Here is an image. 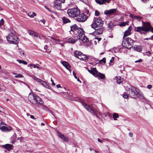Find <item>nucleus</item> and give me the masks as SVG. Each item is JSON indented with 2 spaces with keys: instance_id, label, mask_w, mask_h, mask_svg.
<instances>
[{
  "instance_id": "obj_1",
  "label": "nucleus",
  "mask_w": 153,
  "mask_h": 153,
  "mask_svg": "<svg viewBox=\"0 0 153 153\" xmlns=\"http://www.w3.org/2000/svg\"><path fill=\"white\" fill-rule=\"evenodd\" d=\"M150 30L151 32L153 33V28L149 22L145 23L144 26L135 27V31L140 33L141 34H145Z\"/></svg>"
},
{
  "instance_id": "obj_2",
  "label": "nucleus",
  "mask_w": 153,
  "mask_h": 153,
  "mask_svg": "<svg viewBox=\"0 0 153 153\" xmlns=\"http://www.w3.org/2000/svg\"><path fill=\"white\" fill-rule=\"evenodd\" d=\"M28 98L30 101L33 104H39L42 105L44 103L41 98L31 93L29 94Z\"/></svg>"
},
{
  "instance_id": "obj_3",
  "label": "nucleus",
  "mask_w": 153,
  "mask_h": 153,
  "mask_svg": "<svg viewBox=\"0 0 153 153\" xmlns=\"http://www.w3.org/2000/svg\"><path fill=\"white\" fill-rule=\"evenodd\" d=\"M67 13L69 17L74 18L79 15L80 11L78 8H74L68 9Z\"/></svg>"
},
{
  "instance_id": "obj_4",
  "label": "nucleus",
  "mask_w": 153,
  "mask_h": 153,
  "mask_svg": "<svg viewBox=\"0 0 153 153\" xmlns=\"http://www.w3.org/2000/svg\"><path fill=\"white\" fill-rule=\"evenodd\" d=\"M6 38L7 41L10 44H16L19 42L18 39L15 35L9 34Z\"/></svg>"
},
{
  "instance_id": "obj_5",
  "label": "nucleus",
  "mask_w": 153,
  "mask_h": 153,
  "mask_svg": "<svg viewBox=\"0 0 153 153\" xmlns=\"http://www.w3.org/2000/svg\"><path fill=\"white\" fill-rule=\"evenodd\" d=\"M81 103L83 106L88 111L90 112L92 114L95 115L97 117H98V115L94 111L91 105H87L82 101L81 102Z\"/></svg>"
},
{
  "instance_id": "obj_6",
  "label": "nucleus",
  "mask_w": 153,
  "mask_h": 153,
  "mask_svg": "<svg viewBox=\"0 0 153 153\" xmlns=\"http://www.w3.org/2000/svg\"><path fill=\"white\" fill-rule=\"evenodd\" d=\"M103 21L100 18L96 19L94 23L91 25L93 28H98L102 26Z\"/></svg>"
},
{
  "instance_id": "obj_7",
  "label": "nucleus",
  "mask_w": 153,
  "mask_h": 153,
  "mask_svg": "<svg viewBox=\"0 0 153 153\" xmlns=\"http://www.w3.org/2000/svg\"><path fill=\"white\" fill-rule=\"evenodd\" d=\"M76 19L79 22H83L87 19V16L84 13H82L76 16Z\"/></svg>"
},
{
  "instance_id": "obj_8",
  "label": "nucleus",
  "mask_w": 153,
  "mask_h": 153,
  "mask_svg": "<svg viewBox=\"0 0 153 153\" xmlns=\"http://www.w3.org/2000/svg\"><path fill=\"white\" fill-rule=\"evenodd\" d=\"M116 9L105 10L104 11V14L107 16L114 15L116 14Z\"/></svg>"
},
{
  "instance_id": "obj_9",
  "label": "nucleus",
  "mask_w": 153,
  "mask_h": 153,
  "mask_svg": "<svg viewBox=\"0 0 153 153\" xmlns=\"http://www.w3.org/2000/svg\"><path fill=\"white\" fill-rule=\"evenodd\" d=\"M126 41L127 42L128 45H126V47L127 48H131L134 45V41L132 40L130 38L127 37L125 39Z\"/></svg>"
},
{
  "instance_id": "obj_10",
  "label": "nucleus",
  "mask_w": 153,
  "mask_h": 153,
  "mask_svg": "<svg viewBox=\"0 0 153 153\" xmlns=\"http://www.w3.org/2000/svg\"><path fill=\"white\" fill-rule=\"evenodd\" d=\"M134 88H136L134 86H132L131 87V88H129L128 91L129 96L132 98H134L136 94V92L134 91H135L134 90L135 89Z\"/></svg>"
},
{
  "instance_id": "obj_11",
  "label": "nucleus",
  "mask_w": 153,
  "mask_h": 153,
  "mask_svg": "<svg viewBox=\"0 0 153 153\" xmlns=\"http://www.w3.org/2000/svg\"><path fill=\"white\" fill-rule=\"evenodd\" d=\"M94 71L95 73V74L94 76H98L102 79H104L105 78V75L99 72L96 69H94Z\"/></svg>"
},
{
  "instance_id": "obj_12",
  "label": "nucleus",
  "mask_w": 153,
  "mask_h": 153,
  "mask_svg": "<svg viewBox=\"0 0 153 153\" xmlns=\"http://www.w3.org/2000/svg\"><path fill=\"white\" fill-rule=\"evenodd\" d=\"M94 28L95 30V31L94 33V34L95 35H100L102 34L103 30V28L101 27L98 28Z\"/></svg>"
},
{
  "instance_id": "obj_13",
  "label": "nucleus",
  "mask_w": 153,
  "mask_h": 153,
  "mask_svg": "<svg viewBox=\"0 0 153 153\" xmlns=\"http://www.w3.org/2000/svg\"><path fill=\"white\" fill-rule=\"evenodd\" d=\"M132 30V27L130 26L128 27L127 30H126L123 35V38L124 39H125V38L127 36L130 35L131 33V31Z\"/></svg>"
},
{
  "instance_id": "obj_14",
  "label": "nucleus",
  "mask_w": 153,
  "mask_h": 153,
  "mask_svg": "<svg viewBox=\"0 0 153 153\" xmlns=\"http://www.w3.org/2000/svg\"><path fill=\"white\" fill-rule=\"evenodd\" d=\"M0 129L3 132H9L12 129L10 127H7L4 126H1L0 127Z\"/></svg>"
},
{
  "instance_id": "obj_15",
  "label": "nucleus",
  "mask_w": 153,
  "mask_h": 153,
  "mask_svg": "<svg viewBox=\"0 0 153 153\" xmlns=\"http://www.w3.org/2000/svg\"><path fill=\"white\" fill-rule=\"evenodd\" d=\"M76 31V34L79 37L81 36H82V35H84V31L82 28L81 27H79L78 29H77Z\"/></svg>"
},
{
  "instance_id": "obj_16",
  "label": "nucleus",
  "mask_w": 153,
  "mask_h": 153,
  "mask_svg": "<svg viewBox=\"0 0 153 153\" xmlns=\"http://www.w3.org/2000/svg\"><path fill=\"white\" fill-rule=\"evenodd\" d=\"M54 7L59 10H60L62 7L61 3L59 1L55 0L54 3Z\"/></svg>"
},
{
  "instance_id": "obj_17",
  "label": "nucleus",
  "mask_w": 153,
  "mask_h": 153,
  "mask_svg": "<svg viewBox=\"0 0 153 153\" xmlns=\"http://www.w3.org/2000/svg\"><path fill=\"white\" fill-rule=\"evenodd\" d=\"M13 146L10 144H7L4 145H3L2 147L7 149L8 151H10L12 149Z\"/></svg>"
},
{
  "instance_id": "obj_18",
  "label": "nucleus",
  "mask_w": 153,
  "mask_h": 153,
  "mask_svg": "<svg viewBox=\"0 0 153 153\" xmlns=\"http://www.w3.org/2000/svg\"><path fill=\"white\" fill-rule=\"evenodd\" d=\"M58 135L59 137L62 140L64 141L65 142H68V138L61 133H59L58 134Z\"/></svg>"
},
{
  "instance_id": "obj_19",
  "label": "nucleus",
  "mask_w": 153,
  "mask_h": 153,
  "mask_svg": "<svg viewBox=\"0 0 153 153\" xmlns=\"http://www.w3.org/2000/svg\"><path fill=\"white\" fill-rule=\"evenodd\" d=\"M134 90L137 93V94L138 95V96L140 97L141 99H144V96L143 94L137 88H134Z\"/></svg>"
},
{
  "instance_id": "obj_20",
  "label": "nucleus",
  "mask_w": 153,
  "mask_h": 153,
  "mask_svg": "<svg viewBox=\"0 0 153 153\" xmlns=\"http://www.w3.org/2000/svg\"><path fill=\"white\" fill-rule=\"evenodd\" d=\"M61 62L63 65L67 69L70 71V66L68 62L64 61Z\"/></svg>"
},
{
  "instance_id": "obj_21",
  "label": "nucleus",
  "mask_w": 153,
  "mask_h": 153,
  "mask_svg": "<svg viewBox=\"0 0 153 153\" xmlns=\"http://www.w3.org/2000/svg\"><path fill=\"white\" fill-rule=\"evenodd\" d=\"M82 36H79V39L80 40H81V41H82L84 42H88V39L87 37L85 36V34H84L83 35H82Z\"/></svg>"
},
{
  "instance_id": "obj_22",
  "label": "nucleus",
  "mask_w": 153,
  "mask_h": 153,
  "mask_svg": "<svg viewBox=\"0 0 153 153\" xmlns=\"http://www.w3.org/2000/svg\"><path fill=\"white\" fill-rule=\"evenodd\" d=\"M71 31L74 32L75 34H76V31L77 29L79 28L76 24H74L71 27Z\"/></svg>"
},
{
  "instance_id": "obj_23",
  "label": "nucleus",
  "mask_w": 153,
  "mask_h": 153,
  "mask_svg": "<svg viewBox=\"0 0 153 153\" xmlns=\"http://www.w3.org/2000/svg\"><path fill=\"white\" fill-rule=\"evenodd\" d=\"M13 135L10 138V141H11V143L13 144L14 143L16 140V136L15 134V133L14 132H13Z\"/></svg>"
},
{
  "instance_id": "obj_24",
  "label": "nucleus",
  "mask_w": 153,
  "mask_h": 153,
  "mask_svg": "<svg viewBox=\"0 0 153 153\" xmlns=\"http://www.w3.org/2000/svg\"><path fill=\"white\" fill-rule=\"evenodd\" d=\"M130 16L133 19L137 20L138 21H140L142 19V17L141 16H135L132 14L130 15Z\"/></svg>"
},
{
  "instance_id": "obj_25",
  "label": "nucleus",
  "mask_w": 153,
  "mask_h": 153,
  "mask_svg": "<svg viewBox=\"0 0 153 153\" xmlns=\"http://www.w3.org/2000/svg\"><path fill=\"white\" fill-rule=\"evenodd\" d=\"M129 22V20L126 22H120L119 23V25L121 27L126 26V25H129L128 24Z\"/></svg>"
},
{
  "instance_id": "obj_26",
  "label": "nucleus",
  "mask_w": 153,
  "mask_h": 153,
  "mask_svg": "<svg viewBox=\"0 0 153 153\" xmlns=\"http://www.w3.org/2000/svg\"><path fill=\"white\" fill-rule=\"evenodd\" d=\"M77 40L76 39H75L74 37H71L68 39V43L73 44L75 43Z\"/></svg>"
},
{
  "instance_id": "obj_27",
  "label": "nucleus",
  "mask_w": 153,
  "mask_h": 153,
  "mask_svg": "<svg viewBox=\"0 0 153 153\" xmlns=\"http://www.w3.org/2000/svg\"><path fill=\"white\" fill-rule=\"evenodd\" d=\"M117 82L118 84H120L123 82V80L121 79L120 76H117L116 77Z\"/></svg>"
},
{
  "instance_id": "obj_28",
  "label": "nucleus",
  "mask_w": 153,
  "mask_h": 153,
  "mask_svg": "<svg viewBox=\"0 0 153 153\" xmlns=\"http://www.w3.org/2000/svg\"><path fill=\"white\" fill-rule=\"evenodd\" d=\"M49 39L53 42V43H56L57 42H59V39H56L53 37H50Z\"/></svg>"
},
{
  "instance_id": "obj_29",
  "label": "nucleus",
  "mask_w": 153,
  "mask_h": 153,
  "mask_svg": "<svg viewBox=\"0 0 153 153\" xmlns=\"http://www.w3.org/2000/svg\"><path fill=\"white\" fill-rule=\"evenodd\" d=\"M62 19L63 21V22L65 24H66L71 22L69 19L65 17H63Z\"/></svg>"
},
{
  "instance_id": "obj_30",
  "label": "nucleus",
  "mask_w": 153,
  "mask_h": 153,
  "mask_svg": "<svg viewBox=\"0 0 153 153\" xmlns=\"http://www.w3.org/2000/svg\"><path fill=\"white\" fill-rule=\"evenodd\" d=\"M82 58H81L82 59V60L85 61H86L89 57V56H87L86 55L83 54H82Z\"/></svg>"
},
{
  "instance_id": "obj_31",
  "label": "nucleus",
  "mask_w": 153,
  "mask_h": 153,
  "mask_svg": "<svg viewBox=\"0 0 153 153\" xmlns=\"http://www.w3.org/2000/svg\"><path fill=\"white\" fill-rule=\"evenodd\" d=\"M82 54V53L80 51H75L74 53V56L76 57H78V56H79L81 55Z\"/></svg>"
},
{
  "instance_id": "obj_32",
  "label": "nucleus",
  "mask_w": 153,
  "mask_h": 153,
  "mask_svg": "<svg viewBox=\"0 0 153 153\" xmlns=\"http://www.w3.org/2000/svg\"><path fill=\"white\" fill-rule=\"evenodd\" d=\"M28 15L31 18L33 17L34 16H36V14L34 12H31L28 13Z\"/></svg>"
},
{
  "instance_id": "obj_33",
  "label": "nucleus",
  "mask_w": 153,
  "mask_h": 153,
  "mask_svg": "<svg viewBox=\"0 0 153 153\" xmlns=\"http://www.w3.org/2000/svg\"><path fill=\"white\" fill-rule=\"evenodd\" d=\"M43 86L46 87L47 88L50 89L51 88L50 86H49L45 82H44L42 80V82H40Z\"/></svg>"
},
{
  "instance_id": "obj_34",
  "label": "nucleus",
  "mask_w": 153,
  "mask_h": 153,
  "mask_svg": "<svg viewBox=\"0 0 153 153\" xmlns=\"http://www.w3.org/2000/svg\"><path fill=\"white\" fill-rule=\"evenodd\" d=\"M134 49L137 51L140 52L142 51L141 47L140 46H137L134 48Z\"/></svg>"
},
{
  "instance_id": "obj_35",
  "label": "nucleus",
  "mask_w": 153,
  "mask_h": 153,
  "mask_svg": "<svg viewBox=\"0 0 153 153\" xmlns=\"http://www.w3.org/2000/svg\"><path fill=\"white\" fill-rule=\"evenodd\" d=\"M29 34L30 35L33 36L34 37L37 36V35L35 32L32 30H30L28 31Z\"/></svg>"
},
{
  "instance_id": "obj_36",
  "label": "nucleus",
  "mask_w": 153,
  "mask_h": 153,
  "mask_svg": "<svg viewBox=\"0 0 153 153\" xmlns=\"http://www.w3.org/2000/svg\"><path fill=\"white\" fill-rule=\"evenodd\" d=\"M30 66L31 68L32 69L33 68H36L38 69L39 68V67L38 66L36 65L33 64H29L28 65V66Z\"/></svg>"
},
{
  "instance_id": "obj_37",
  "label": "nucleus",
  "mask_w": 153,
  "mask_h": 153,
  "mask_svg": "<svg viewBox=\"0 0 153 153\" xmlns=\"http://www.w3.org/2000/svg\"><path fill=\"white\" fill-rule=\"evenodd\" d=\"M17 61H18L20 64H23L25 65H26L27 64V62L23 60L17 59Z\"/></svg>"
},
{
  "instance_id": "obj_38",
  "label": "nucleus",
  "mask_w": 153,
  "mask_h": 153,
  "mask_svg": "<svg viewBox=\"0 0 153 153\" xmlns=\"http://www.w3.org/2000/svg\"><path fill=\"white\" fill-rule=\"evenodd\" d=\"M113 118L114 120H117V118H118L119 117V116L118 114L116 113H114L113 114Z\"/></svg>"
},
{
  "instance_id": "obj_39",
  "label": "nucleus",
  "mask_w": 153,
  "mask_h": 153,
  "mask_svg": "<svg viewBox=\"0 0 153 153\" xmlns=\"http://www.w3.org/2000/svg\"><path fill=\"white\" fill-rule=\"evenodd\" d=\"M32 77L34 79V80H36L37 82H42V80L40 79L37 78L36 76H33Z\"/></svg>"
},
{
  "instance_id": "obj_40",
  "label": "nucleus",
  "mask_w": 153,
  "mask_h": 153,
  "mask_svg": "<svg viewBox=\"0 0 153 153\" xmlns=\"http://www.w3.org/2000/svg\"><path fill=\"white\" fill-rule=\"evenodd\" d=\"M94 69H96V68H93L92 69V70H88V72L91 74H92L93 75H94V76L95 74V73L94 72Z\"/></svg>"
},
{
  "instance_id": "obj_41",
  "label": "nucleus",
  "mask_w": 153,
  "mask_h": 153,
  "mask_svg": "<svg viewBox=\"0 0 153 153\" xmlns=\"http://www.w3.org/2000/svg\"><path fill=\"white\" fill-rule=\"evenodd\" d=\"M108 27L110 29L113 27V24L112 22H110L108 24Z\"/></svg>"
},
{
  "instance_id": "obj_42",
  "label": "nucleus",
  "mask_w": 153,
  "mask_h": 153,
  "mask_svg": "<svg viewBox=\"0 0 153 153\" xmlns=\"http://www.w3.org/2000/svg\"><path fill=\"white\" fill-rule=\"evenodd\" d=\"M96 2L100 4H102L104 1L103 0H95Z\"/></svg>"
},
{
  "instance_id": "obj_43",
  "label": "nucleus",
  "mask_w": 153,
  "mask_h": 153,
  "mask_svg": "<svg viewBox=\"0 0 153 153\" xmlns=\"http://www.w3.org/2000/svg\"><path fill=\"white\" fill-rule=\"evenodd\" d=\"M102 62L104 63H105V62H105V58H104L102 59L101 60H99V62L100 63H101Z\"/></svg>"
},
{
  "instance_id": "obj_44",
  "label": "nucleus",
  "mask_w": 153,
  "mask_h": 153,
  "mask_svg": "<svg viewBox=\"0 0 153 153\" xmlns=\"http://www.w3.org/2000/svg\"><path fill=\"white\" fill-rule=\"evenodd\" d=\"M18 51L21 55H24V54H25L24 52H23L22 51L21 49H20V48L19 49Z\"/></svg>"
},
{
  "instance_id": "obj_45",
  "label": "nucleus",
  "mask_w": 153,
  "mask_h": 153,
  "mask_svg": "<svg viewBox=\"0 0 153 153\" xmlns=\"http://www.w3.org/2000/svg\"><path fill=\"white\" fill-rule=\"evenodd\" d=\"M15 78H22L23 77V76L21 74H19L15 76Z\"/></svg>"
},
{
  "instance_id": "obj_46",
  "label": "nucleus",
  "mask_w": 153,
  "mask_h": 153,
  "mask_svg": "<svg viewBox=\"0 0 153 153\" xmlns=\"http://www.w3.org/2000/svg\"><path fill=\"white\" fill-rule=\"evenodd\" d=\"M11 33L9 34H12L13 35H15L16 33L15 31L12 29H10Z\"/></svg>"
},
{
  "instance_id": "obj_47",
  "label": "nucleus",
  "mask_w": 153,
  "mask_h": 153,
  "mask_svg": "<svg viewBox=\"0 0 153 153\" xmlns=\"http://www.w3.org/2000/svg\"><path fill=\"white\" fill-rule=\"evenodd\" d=\"M4 23V20L3 19H1L0 21V27Z\"/></svg>"
},
{
  "instance_id": "obj_48",
  "label": "nucleus",
  "mask_w": 153,
  "mask_h": 153,
  "mask_svg": "<svg viewBox=\"0 0 153 153\" xmlns=\"http://www.w3.org/2000/svg\"><path fill=\"white\" fill-rule=\"evenodd\" d=\"M123 97L124 98H127L128 97V95L127 93H125L123 95Z\"/></svg>"
},
{
  "instance_id": "obj_49",
  "label": "nucleus",
  "mask_w": 153,
  "mask_h": 153,
  "mask_svg": "<svg viewBox=\"0 0 153 153\" xmlns=\"http://www.w3.org/2000/svg\"><path fill=\"white\" fill-rule=\"evenodd\" d=\"M146 54V55L148 56H151L152 54L149 51L147 52Z\"/></svg>"
},
{
  "instance_id": "obj_50",
  "label": "nucleus",
  "mask_w": 153,
  "mask_h": 153,
  "mask_svg": "<svg viewBox=\"0 0 153 153\" xmlns=\"http://www.w3.org/2000/svg\"><path fill=\"white\" fill-rule=\"evenodd\" d=\"M0 111L2 113H4V108L1 107L0 108Z\"/></svg>"
},
{
  "instance_id": "obj_51",
  "label": "nucleus",
  "mask_w": 153,
  "mask_h": 153,
  "mask_svg": "<svg viewBox=\"0 0 153 153\" xmlns=\"http://www.w3.org/2000/svg\"><path fill=\"white\" fill-rule=\"evenodd\" d=\"M104 1L103 2L102 4H103L105 2H106L107 3H109L110 1L111 0H103Z\"/></svg>"
},
{
  "instance_id": "obj_52",
  "label": "nucleus",
  "mask_w": 153,
  "mask_h": 153,
  "mask_svg": "<svg viewBox=\"0 0 153 153\" xmlns=\"http://www.w3.org/2000/svg\"><path fill=\"white\" fill-rule=\"evenodd\" d=\"M100 14V13L99 12L97 11V10H96L95 11V15L96 16H98Z\"/></svg>"
},
{
  "instance_id": "obj_53",
  "label": "nucleus",
  "mask_w": 153,
  "mask_h": 153,
  "mask_svg": "<svg viewBox=\"0 0 153 153\" xmlns=\"http://www.w3.org/2000/svg\"><path fill=\"white\" fill-rule=\"evenodd\" d=\"M142 61V60L141 59H140L137 60V61H136L135 62V63H137V62H141Z\"/></svg>"
},
{
  "instance_id": "obj_54",
  "label": "nucleus",
  "mask_w": 153,
  "mask_h": 153,
  "mask_svg": "<svg viewBox=\"0 0 153 153\" xmlns=\"http://www.w3.org/2000/svg\"><path fill=\"white\" fill-rule=\"evenodd\" d=\"M45 8L49 11H50V12H52V11L48 7L46 6H45Z\"/></svg>"
},
{
  "instance_id": "obj_55",
  "label": "nucleus",
  "mask_w": 153,
  "mask_h": 153,
  "mask_svg": "<svg viewBox=\"0 0 153 153\" xmlns=\"http://www.w3.org/2000/svg\"><path fill=\"white\" fill-rule=\"evenodd\" d=\"M114 60V57H112L110 61V62L112 63Z\"/></svg>"
},
{
  "instance_id": "obj_56",
  "label": "nucleus",
  "mask_w": 153,
  "mask_h": 153,
  "mask_svg": "<svg viewBox=\"0 0 153 153\" xmlns=\"http://www.w3.org/2000/svg\"><path fill=\"white\" fill-rule=\"evenodd\" d=\"M73 74L74 75L75 78L77 79V77L76 76L75 74L74 73V71H73Z\"/></svg>"
},
{
  "instance_id": "obj_57",
  "label": "nucleus",
  "mask_w": 153,
  "mask_h": 153,
  "mask_svg": "<svg viewBox=\"0 0 153 153\" xmlns=\"http://www.w3.org/2000/svg\"><path fill=\"white\" fill-rule=\"evenodd\" d=\"M95 39H97L98 42L100 41L101 39V38L97 37Z\"/></svg>"
},
{
  "instance_id": "obj_58",
  "label": "nucleus",
  "mask_w": 153,
  "mask_h": 153,
  "mask_svg": "<svg viewBox=\"0 0 153 153\" xmlns=\"http://www.w3.org/2000/svg\"><path fill=\"white\" fill-rule=\"evenodd\" d=\"M82 54H81V55H80V56H78V57H76L77 58H79V59H81V60H82V59H81V58H82Z\"/></svg>"
},
{
  "instance_id": "obj_59",
  "label": "nucleus",
  "mask_w": 153,
  "mask_h": 153,
  "mask_svg": "<svg viewBox=\"0 0 153 153\" xmlns=\"http://www.w3.org/2000/svg\"><path fill=\"white\" fill-rule=\"evenodd\" d=\"M147 88L149 89H151L152 88V86L151 85H148L147 86Z\"/></svg>"
},
{
  "instance_id": "obj_60",
  "label": "nucleus",
  "mask_w": 153,
  "mask_h": 153,
  "mask_svg": "<svg viewBox=\"0 0 153 153\" xmlns=\"http://www.w3.org/2000/svg\"><path fill=\"white\" fill-rule=\"evenodd\" d=\"M129 135L131 137H132L133 136V133L131 132H129Z\"/></svg>"
},
{
  "instance_id": "obj_61",
  "label": "nucleus",
  "mask_w": 153,
  "mask_h": 153,
  "mask_svg": "<svg viewBox=\"0 0 153 153\" xmlns=\"http://www.w3.org/2000/svg\"><path fill=\"white\" fill-rule=\"evenodd\" d=\"M40 21L42 22L44 24H45V20L44 19H42V20H40Z\"/></svg>"
},
{
  "instance_id": "obj_62",
  "label": "nucleus",
  "mask_w": 153,
  "mask_h": 153,
  "mask_svg": "<svg viewBox=\"0 0 153 153\" xmlns=\"http://www.w3.org/2000/svg\"><path fill=\"white\" fill-rule=\"evenodd\" d=\"M98 141L99 142H100V143L102 142V140L99 138L98 139Z\"/></svg>"
},
{
  "instance_id": "obj_63",
  "label": "nucleus",
  "mask_w": 153,
  "mask_h": 153,
  "mask_svg": "<svg viewBox=\"0 0 153 153\" xmlns=\"http://www.w3.org/2000/svg\"><path fill=\"white\" fill-rule=\"evenodd\" d=\"M56 87H57V88H61V87L60 85L59 84H58V85H56Z\"/></svg>"
},
{
  "instance_id": "obj_64",
  "label": "nucleus",
  "mask_w": 153,
  "mask_h": 153,
  "mask_svg": "<svg viewBox=\"0 0 153 153\" xmlns=\"http://www.w3.org/2000/svg\"><path fill=\"white\" fill-rule=\"evenodd\" d=\"M149 39H151V40H153V35L150 38H149Z\"/></svg>"
}]
</instances>
